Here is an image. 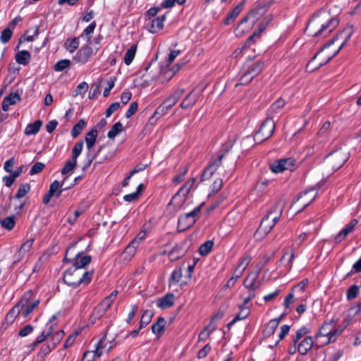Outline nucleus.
I'll list each match as a JSON object with an SVG mask.
<instances>
[{
  "mask_svg": "<svg viewBox=\"0 0 361 361\" xmlns=\"http://www.w3.org/2000/svg\"><path fill=\"white\" fill-rule=\"evenodd\" d=\"M338 24V19L331 16L329 11H319L309 20L305 33L308 36L323 38L336 29Z\"/></svg>",
  "mask_w": 361,
  "mask_h": 361,
  "instance_id": "obj_1",
  "label": "nucleus"
},
{
  "mask_svg": "<svg viewBox=\"0 0 361 361\" xmlns=\"http://www.w3.org/2000/svg\"><path fill=\"white\" fill-rule=\"evenodd\" d=\"M92 276L93 271H84L72 266L64 271L63 279L68 286L77 287L80 284H89L92 279Z\"/></svg>",
  "mask_w": 361,
  "mask_h": 361,
  "instance_id": "obj_2",
  "label": "nucleus"
},
{
  "mask_svg": "<svg viewBox=\"0 0 361 361\" xmlns=\"http://www.w3.org/2000/svg\"><path fill=\"white\" fill-rule=\"evenodd\" d=\"M267 8L268 6L266 4L262 5L261 4H259L257 8L250 11L245 17H243L235 30L236 37H243L247 32V29H241V27L244 24L247 23L250 20H252V25H253L258 20L259 18L266 12Z\"/></svg>",
  "mask_w": 361,
  "mask_h": 361,
  "instance_id": "obj_3",
  "label": "nucleus"
},
{
  "mask_svg": "<svg viewBox=\"0 0 361 361\" xmlns=\"http://www.w3.org/2000/svg\"><path fill=\"white\" fill-rule=\"evenodd\" d=\"M204 204V203L202 202L197 207H195L192 211L180 215L178 217V228L181 231H185L192 226L197 221V218Z\"/></svg>",
  "mask_w": 361,
  "mask_h": 361,
  "instance_id": "obj_4",
  "label": "nucleus"
},
{
  "mask_svg": "<svg viewBox=\"0 0 361 361\" xmlns=\"http://www.w3.org/2000/svg\"><path fill=\"white\" fill-rule=\"evenodd\" d=\"M275 130V123L271 118H267L261 124L259 130L255 134V141L261 143L269 139Z\"/></svg>",
  "mask_w": 361,
  "mask_h": 361,
  "instance_id": "obj_5",
  "label": "nucleus"
},
{
  "mask_svg": "<svg viewBox=\"0 0 361 361\" xmlns=\"http://www.w3.org/2000/svg\"><path fill=\"white\" fill-rule=\"evenodd\" d=\"M111 348V345L107 346L106 336L100 338L96 345V349L93 351H87L83 354L82 361H94L96 355L99 357L103 353V351L108 352Z\"/></svg>",
  "mask_w": 361,
  "mask_h": 361,
  "instance_id": "obj_6",
  "label": "nucleus"
},
{
  "mask_svg": "<svg viewBox=\"0 0 361 361\" xmlns=\"http://www.w3.org/2000/svg\"><path fill=\"white\" fill-rule=\"evenodd\" d=\"M348 155L342 151H336L326 157L327 161L333 170H338L347 161Z\"/></svg>",
  "mask_w": 361,
  "mask_h": 361,
  "instance_id": "obj_7",
  "label": "nucleus"
},
{
  "mask_svg": "<svg viewBox=\"0 0 361 361\" xmlns=\"http://www.w3.org/2000/svg\"><path fill=\"white\" fill-rule=\"evenodd\" d=\"M295 164V160L293 158L281 159L274 161L270 165V169L272 172L278 173L285 170L292 171Z\"/></svg>",
  "mask_w": 361,
  "mask_h": 361,
  "instance_id": "obj_8",
  "label": "nucleus"
},
{
  "mask_svg": "<svg viewBox=\"0 0 361 361\" xmlns=\"http://www.w3.org/2000/svg\"><path fill=\"white\" fill-rule=\"evenodd\" d=\"M92 54V48L89 45H85L78 51L73 61L80 64H85L89 61Z\"/></svg>",
  "mask_w": 361,
  "mask_h": 361,
  "instance_id": "obj_9",
  "label": "nucleus"
},
{
  "mask_svg": "<svg viewBox=\"0 0 361 361\" xmlns=\"http://www.w3.org/2000/svg\"><path fill=\"white\" fill-rule=\"evenodd\" d=\"M322 51V49L319 51L309 61V63L306 66V71L308 72H312L314 70H317L322 67V66L326 64L331 59H333L338 53V50L334 52V54L331 56H327L323 59H322L317 64H314V61L317 58V56Z\"/></svg>",
  "mask_w": 361,
  "mask_h": 361,
  "instance_id": "obj_10",
  "label": "nucleus"
},
{
  "mask_svg": "<svg viewBox=\"0 0 361 361\" xmlns=\"http://www.w3.org/2000/svg\"><path fill=\"white\" fill-rule=\"evenodd\" d=\"M109 309L108 307V304L106 302H100L92 311L90 319L89 322L91 324H94L97 322V320L100 319L106 312V311Z\"/></svg>",
  "mask_w": 361,
  "mask_h": 361,
  "instance_id": "obj_11",
  "label": "nucleus"
},
{
  "mask_svg": "<svg viewBox=\"0 0 361 361\" xmlns=\"http://www.w3.org/2000/svg\"><path fill=\"white\" fill-rule=\"evenodd\" d=\"M317 195V191L314 188L309 189L301 193L294 203L300 202L302 209H305L315 199Z\"/></svg>",
  "mask_w": 361,
  "mask_h": 361,
  "instance_id": "obj_12",
  "label": "nucleus"
},
{
  "mask_svg": "<svg viewBox=\"0 0 361 361\" xmlns=\"http://www.w3.org/2000/svg\"><path fill=\"white\" fill-rule=\"evenodd\" d=\"M264 67V62L258 60L255 62H249L245 65L243 70L247 72L252 78H255L262 72Z\"/></svg>",
  "mask_w": 361,
  "mask_h": 361,
  "instance_id": "obj_13",
  "label": "nucleus"
},
{
  "mask_svg": "<svg viewBox=\"0 0 361 361\" xmlns=\"http://www.w3.org/2000/svg\"><path fill=\"white\" fill-rule=\"evenodd\" d=\"M82 252H78L76 253L73 258V267H77L82 270L87 265H88L92 260L90 255H82Z\"/></svg>",
  "mask_w": 361,
  "mask_h": 361,
  "instance_id": "obj_14",
  "label": "nucleus"
},
{
  "mask_svg": "<svg viewBox=\"0 0 361 361\" xmlns=\"http://www.w3.org/2000/svg\"><path fill=\"white\" fill-rule=\"evenodd\" d=\"M335 325L336 322L334 319L329 322H325L316 334L317 339H319L321 338L326 339L328 337H330L331 330L335 327Z\"/></svg>",
  "mask_w": 361,
  "mask_h": 361,
  "instance_id": "obj_15",
  "label": "nucleus"
},
{
  "mask_svg": "<svg viewBox=\"0 0 361 361\" xmlns=\"http://www.w3.org/2000/svg\"><path fill=\"white\" fill-rule=\"evenodd\" d=\"M166 20V15H162L153 18L149 21L148 25V30L151 33H157L164 27V22Z\"/></svg>",
  "mask_w": 361,
  "mask_h": 361,
  "instance_id": "obj_16",
  "label": "nucleus"
},
{
  "mask_svg": "<svg viewBox=\"0 0 361 361\" xmlns=\"http://www.w3.org/2000/svg\"><path fill=\"white\" fill-rule=\"evenodd\" d=\"M353 35V29L352 27H348L346 29H344L342 32H341L339 34L336 35V37H334L331 40H329L324 46V47H329L331 44H333L337 39L339 38H344L343 42L341 44L340 47L338 48V51L343 48L344 44L348 42V40L350 38L351 35Z\"/></svg>",
  "mask_w": 361,
  "mask_h": 361,
  "instance_id": "obj_17",
  "label": "nucleus"
},
{
  "mask_svg": "<svg viewBox=\"0 0 361 361\" xmlns=\"http://www.w3.org/2000/svg\"><path fill=\"white\" fill-rule=\"evenodd\" d=\"M186 253L185 243L176 244L169 253L170 261L174 262L182 257Z\"/></svg>",
  "mask_w": 361,
  "mask_h": 361,
  "instance_id": "obj_18",
  "label": "nucleus"
},
{
  "mask_svg": "<svg viewBox=\"0 0 361 361\" xmlns=\"http://www.w3.org/2000/svg\"><path fill=\"white\" fill-rule=\"evenodd\" d=\"M259 274L255 272L250 273L244 281V286L246 288L250 289L252 292L257 289L260 286V282H257V280Z\"/></svg>",
  "mask_w": 361,
  "mask_h": 361,
  "instance_id": "obj_19",
  "label": "nucleus"
},
{
  "mask_svg": "<svg viewBox=\"0 0 361 361\" xmlns=\"http://www.w3.org/2000/svg\"><path fill=\"white\" fill-rule=\"evenodd\" d=\"M245 4V0L239 3L230 13H228L225 18L224 23L226 25H230L234 22L235 19L239 16L243 9Z\"/></svg>",
  "mask_w": 361,
  "mask_h": 361,
  "instance_id": "obj_20",
  "label": "nucleus"
},
{
  "mask_svg": "<svg viewBox=\"0 0 361 361\" xmlns=\"http://www.w3.org/2000/svg\"><path fill=\"white\" fill-rule=\"evenodd\" d=\"M175 296L173 293H167L165 296L157 299V305L161 309L171 307L174 304Z\"/></svg>",
  "mask_w": 361,
  "mask_h": 361,
  "instance_id": "obj_21",
  "label": "nucleus"
},
{
  "mask_svg": "<svg viewBox=\"0 0 361 361\" xmlns=\"http://www.w3.org/2000/svg\"><path fill=\"white\" fill-rule=\"evenodd\" d=\"M196 179L192 178L189 179L178 191V192L173 196V200H175L178 196L182 195L183 197V201L185 200V197L189 193L190 190L194 185Z\"/></svg>",
  "mask_w": 361,
  "mask_h": 361,
  "instance_id": "obj_22",
  "label": "nucleus"
},
{
  "mask_svg": "<svg viewBox=\"0 0 361 361\" xmlns=\"http://www.w3.org/2000/svg\"><path fill=\"white\" fill-rule=\"evenodd\" d=\"M314 344L312 336L305 337L299 344L298 350L300 355H305L312 348Z\"/></svg>",
  "mask_w": 361,
  "mask_h": 361,
  "instance_id": "obj_23",
  "label": "nucleus"
},
{
  "mask_svg": "<svg viewBox=\"0 0 361 361\" xmlns=\"http://www.w3.org/2000/svg\"><path fill=\"white\" fill-rule=\"evenodd\" d=\"M232 148V145L230 143H226L222 146V153L218 155V157L214 159H212L209 164L214 166L216 169H217L222 164V159L224 158L225 155L230 151Z\"/></svg>",
  "mask_w": 361,
  "mask_h": 361,
  "instance_id": "obj_24",
  "label": "nucleus"
},
{
  "mask_svg": "<svg viewBox=\"0 0 361 361\" xmlns=\"http://www.w3.org/2000/svg\"><path fill=\"white\" fill-rule=\"evenodd\" d=\"M98 136V130L96 128H93L91 130L85 135V142L86 147L88 150H91L94 145L95 144L97 137Z\"/></svg>",
  "mask_w": 361,
  "mask_h": 361,
  "instance_id": "obj_25",
  "label": "nucleus"
},
{
  "mask_svg": "<svg viewBox=\"0 0 361 361\" xmlns=\"http://www.w3.org/2000/svg\"><path fill=\"white\" fill-rule=\"evenodd\" d=\"M197 97L193 91L190 93L184 98L183 102L180 104V107L183 109H186L192 107L197 102Z\"/></svg>",
  "mask_w": 361,
  "mask_h": 361,
  "instance_id": "obj_26",
  "label": "nucleus"
},
{
  "mask_svg": "<svg viewBox=\"0 0 361 361\" xmlns=\"http://www.w3.org/2000/svg\"><path fill=\"white\" fill-rule=\"evenodd\" d=\"M274 227V224H271V220H269L267 217L264 216L261 221L257 231L261 232L264 235H267Z\"/></svg>",
  "mask_w": 361,
  "mask_h": 361,
  "instance_id": "obj_27",
  "label": "nucleus"
},
{
  "mask_svg": "<svg viewBox=\"0 0 361 361\" xmlns=\"http://www.w3.org/2000/svg\"><path fill=\"white\" fill-rule=\"evenodd\" d=\"M31 55L28 51H20L16 54V61L21 65H27L30 62Z\"/></svg>",
  "mask_w": 361,
  "mask_h": 361,
  "instance_id": "obj_28",
  "label": "nucleus"
},
{
  "mask_svg": "<svg viewBox=\"0 0 361 361\" xmlns=\"http://www.w3.org/2000/svg\"><path fill=\"white\" fill-rule=\"evenodd\" d=\"M166 320L162 317H159L157 322L152 325V331L156 335L161 334L165 327Z\"/></svg>",
  "mask_w": 361,
  "mask_h": 361,
  "instance_id": "obj_29",
  "label": "nucleus"
},
{
  "mask_svg": "<svg viewBox=\"0 0 361 361\" xmlns=\"http://www.w3.org/2000/svg\"><path fill=\"white\" fill-rule=\"evenodd\" d=\"M42 125V122L40 120H37L34 123L28 124L25 128V134L26 135L37 134L39 132Z\"/></svg>",
  "mask_w": 361,
  "mask_h": 361,
  "instance_id": "obj_30",
  "label": "nucleus"
},
{
  "mask_svg": "<svg viewBox=\"0 0 361 361\" xmlns=\"http://www.w3.org/2000/svg\"><path fill=\"white\" fill-rule=\"evenodd\" d=\"M23 310L18 305L11 308L7 313L5 320L7 323L13 324L16 318L19 315L20 312Z\"/></svg>",
  "mask_w": 361,
  "mask_h": 361,
  "instance_id": "obj_31",
  "label": "nucleus"
},
{
  "mask_svg": "<svg viewBox=\"0 0 361 361\" xmlns=\"http://www.w3.org/2000/svg\"><path fill=\"white\" fill-rule=\"evenodd\" d=\"M79 44L78 37L68 38L65 42L64 47L70 53H73L78 48Z\"/></svg>",
  "mask_w": 361,
  "mask_h": 361,
  "instance_id": "obj_32",
  "label": "nucleus"
},
{
  "mask_svg": "<svg viewBox=\"0 0 361 361\" xmlns=\"http://www.w3.org/2000/svg\"><path fill=\"white\" fill-rule=\"evenodd\" d=\"M152 317L153 313L150 310H145L141 317L139 323V329H142L147 326L151 322Z\"/></svg>",
  "mask_w": 361,
  "mask_h": 361,
  "instance_id": "obj_33",
  "label": "nucleus"
},
{
  "mask_svg": "<svg viewBox=\"0 0 361 361\" xmlns=\"http://www.w3.org/2000/svg\"><path fill=\"white\" fill-rule=\"evenodd\" d=\"M280 211L281 216L283 214V206L282 205L281 202H276L269 210L267 214H266L265 217H267L269 220L273 218V216H276V212Z\"/></svg>",
  "mask_w": 361,
  "mask_h": 361,
  "instance_id": "obj_34",
  "label": "nucleus"
},
{
  "mask_svg": "<svg viewBox=\"0 0 361 361\" xmlns=\"http://www.w3.org/2000/svg\"><path fill=\"white\" fill-rule=\"evenodd\" d=\"M217 169L214 168L211 164H209L204 171H202L201 176H200V180L201 182H203L204 180H209L211 178L212 175L216 172Z\"/></svg>",
  "mask_w": 361,
  "mask_h": 361,
  "instance_id": "obj_35",
  "label": "nucleus"
},
{
  "mask_svg": "<svg viewBox=\"0 0 361 361\" xmlns=\"http://www.w3.org/2000/svg\"><path fill=\"white\" fill-rule=\"evenodd\" d=\"M137 51V45L133 44L132 45L126 52L124 56V63L126 65H130L133 60L135 58V54Z\"/></svg>",
  "mask_w": 361,
  "mask_h": 361,
  "instance_id": "obj_36",
  "label": "nucleus"
},
{
  "mask_svg": "<svg viewBox=\"0 0 361 361\" xmlns=\"http://www.w3.org/2000/svg\"><path fill=\"white\" fill-rule=\"evenodd\" d=\"M86 126V122L84 119H80L79 121L73 127L71 130V135L73 137L76 138L81 133L82 130Z\"/></svg>",
  "mask_w": 361,
  "mask_h": 361,
  "instance_id": "obj_37",
  "label": "nucleus"
},
{
  "mask_svg": "<svg viewBox=\"0 0 361 361\" xmlns=\"http://www.w3.org/2000/svg\"><path fill=\"white\" fill-rule=\"evenodd\" d=\"M123 131V124L121 122L116 123L107 133L109 139L114 140L120 133Z\"/></svg>",
  "mask_w": 361,
  "mask_h": 361,
  "instance_id": "obj_38",
  "label": "nucleus"
},
{
  "mask_svg": "<svg viewBox=\"0 0 361 361\" xmlns=\"http://www.w3.org/2000/svg\"><path fill=\"white\" fill-rule=\"evenodd\" d=\"M183 276L181 268H177L173 271L171 273V277L169 279V285L172 284L176 285L178 284Z\"/></svg>",
  "mask_w": 361,
  "mask_h": 361,
  "instance_id": "obj_39",
  "label": "nucleus"
},
{
  "mask_svg": "<svg viewBox=\"0 0 361 361\" xmlns=\"http://www.w3.org/2000/svg\"><path fill=\"white\" fill-rule=\"evenodd\" d=\"M214 246L213 240H207L202 244L199 247V253L201 256L207 255L212 250Z\"/></svg>",
  "mask_w": 361,
  "mask_h": 361,
  "instance_id": "obj_40",
  "label": "nucleus"
},
{
  "mask_svg": "<svg viewBox=\"0 0 361 361\" xmlns=\"http://www.w3.org/2000/svg\"><path fill=\"white\" fill-rule=\"evenodd\" d=\"M279 326V321L271 319L269 322L265 329L264 330V334L266 336H270L273 335Z\"/></svg>",
  "mask_w": 361,
  "mask_h": 361,
  "instance_id": "obj_41",
  "label": "nucleus"
},
{
  "mask_svg": "<svg viewBox=\"0 0 361 361\" xmlns=\"http://www.w3.org/2000/svg\"><path fill=\"white\" fill-rule=\"evenodd\" d=\"M57 325L56 322V315H53L47 324H46V329L44 331L46 333L47 336H51L54 330L55 326Z\"/></svg>",
  "mask_w": 361,
  "mask_h": 361,
  "instance_id": "obj_42",
  "label": "nucleus"
},
{
  "mask_svg": "<svg viewBox=\"0 0 361 361\" xmlns=\"http://www.w3.org/2000/svg\"><path fill=\"white\" fill-rule=\"evenodd\" d=\"M39 304V300H37L33 301L31 303H27L25 306V310H22V316L23 317L25 318L27 317L30 314H31L35 308L38 307Z\"/></svg>",
  "mask_w": 361,
  "mask_h": 361,
  "instance_id": "obj_43",
  "label": "nucleus"
},
{
  "mask_svg": "<svg viewBox=\"0 0 361 361\" xmlns=\"http://www.w3.org/2000/svg\"><path fill=\"white\" fill-rule=\"evenodd\" d=\"M30 190V185L28 183H23L18 188L16 195L15 198L20 199L26 195L27 193Z\"/></svg>",
  "mask_w": 361,
  "mask_h": 361,
  "instance_id": "obj_44",
  "label": "nucleus"
},
{
  "mask_svg": "<svg viewBox=\"0 0 361 361\" xmlns=\"http://www.w3.org/2000/svg\"><path fill=\"white\" fill-rule=\"evenodd\" d=\"M343 331V329H337L334 327L331 330V333L330 335V337H328L326 339H325L322 343V345H326L330 343H334L336 341L337 336L340 335Z\"/></svg>",
  "mask_w": 361,
  "mask_h": 361,
  "instance_id": "obj_45",
  "label": "nucleus"
},
{
  "mask_svg": "<svg viewBox=\"0 0 361 361\" xmlns=\"http://www.w3.org/2000/svg\"><path fill=\"white\" fill-rule=\"evenodd\" d=\"M1 226L6 230H12L16 225V221L14 216H8L1 221Z\"/></svg>",
  "mask_w": 361,
  "mask_h": 361,
  "instance_id": "obj_46",
  "label": "nucleus"
},
{
  "mask_svg": "<svg viewBox=\"0 0 361 361\" xmlns=\"http://www.w3.org/2000/svg\"><path fill=\"white\" fill-rule=\"evenodd\" d=\"M76 164H77V161H75L73 159L68 160L66 162L63 169H61V173L63 175H66V174L69 173L75 168Z\"/></svg>",
  "mask_w": 361,
  "mask_h": 361,
  "instance_id": "obj_47",
  "label": "nucleus"
},
{
  "mask_svg": "<svg viewBox=\"0 0 361 361\" xmlns=\"http://www.w3.org/2000/svg\"><path fill=\"white\" fill-rule=\"evenodd\" d=\"M358 294L359 287L357 285H353L347 290L346 298L348 300H353L357 297Z\"/></svg>",
  "mask_w": 361,
  "mask_h": 361,
  "instance_id": "obj_48",
  "label": "nucleus"
},
{
  "mask_svg": "<svg viewBox=\"0 0 361 361\" xmlns=\"http://www.w3.org/2000/svg\"><path fill=\"white\" fill-rule=\"evenodd\" d=\"M33 293L31 290L26 291L17 305L22 309L28 303L29 300L32 298Z\"/></svg>",
  "mask_w": 361,
  "mask_h": 361,
  "instance_id": "obj_49",
  "label": "nucleus"
},
{
  "mask_svg": "<svg viewBox=\"0 0 361 361\" xmlns=\"http://www.w3.org/2000/svg\"><path fill=\"white\" fill-rule=\"evenodd\" d=\"M70 65L71 61L69 59H61L55 63L54 69L57 72L63 71L66 68H68Z\"/></svg>",
  "mask_w": 361,
  "mask_h": 361,
  "instance_id": "obj_50",
  "label": "nucleus"
},
{
  "mask_svg": "<svg viewBox=\"0 0 361 361\" xmlns=\"http://www.w3.org/2000/svg\"><path fill=\"white\" fill-rule=\"evenodd\" d=\"M39 33V27L37 26H35L32 29H29L25 33V40L27 42H32Z\"/></svg>",
  "mask_w": 361,
  "mask_h": 361,
  "instance_id": "obj_51",
  "label": "nucleus"
},
{
  "mask_svg": "<svg viewBox=\"0 0 361 361\" xmlns=\"http://www.w3.org/2000/svg\"><path fill=\"white\" fill-rule=\"evenodd\" d=\"M261 33L255 30L252 35H250L245 41L243 48L245 49L250 47L252 44H255L256 41L260 37Z\"/></svg>",
  "mask_w": 361,
  "mask_h": 361,
  "instance_id": "obj_52",
  "label": "nucleus"
},
{
  "mask_svg": "<svg viewBox=\"0 0 361 361\" xmlns=\"http://www.w3.org/2000/svg\"><path fill=\"white\" fill-rule=\"evenodd\" d=\"M20 95L18 92H11L8 96L4 97V99H5V102H8L9 105H13L20 101Z\"/></svg>",
  "mask_w": 361,
  "mask_h": 361,
  "instance_id": "obj_53",
  "label": "nucleus"
},
{
  "mask_svg": "<svg viewBox=\"0 0 361 361\" xmlns=\"http://www.w3.org/2000/svg\"><path fill=\"white\" fill-rule=\"evenodd\" d=\"M83 148V142L79 141L75 144L72 150V158L73 159L77 161L78 157L82 152Z\"/></svg>",
  "mask_w": 361,
  "mask_h": 361,
  "instance_id": "obj_54",
  "label": "nucleus"
},
{
  "mask_svg": "<svg viewBox=\"0 0 361 361\" xmlns=\"http://www.w3.org/2000/svg\"><path fill=\"white\" fill-rule=\"evenodd\" d=\"M216 327L214 326L209 325L207 326L204 330H202L199 334V340L204 341L207 339L210 335V334L214 331Z\"/></svg>",
  "mask_w": 361,
  "mask_h": 361,
  "instance_id": "obj_55",
  "label": "nucleus"
},
{
  "mask_svg": "<svg viewBox=\"0 0 361 361\" xmlns=\"http://www.w3.org/2000/svg\"><path fill=\"white\" fill-rule=\"evenodd\" d=\"M161 6H154L148 9L145 13V21H149L152 20L153 17H155L156 15L161 11Z\"/></svg>",
  "mask_w": 361,
  "mask_h": 361,
  "instance_id": "obj_56",
  "label": "nucleus"
},
{
  "mask_svg": "<svg viewBox=\"0 0 361 361\" xmlns=\"http://www.w3.org/2000/svg\"><path fill=\"white\" fill-rule=\"evenodd\" d=\"M97 26V23L95 21L92 22L84 30L83 33L81 35L82 37L83 35H85L86 39L87 42H90V40L92 38L91 35L94 32V30Z\"/></svg>",
  "mask_w": 361,
  "mask_h": 361,
  "instance_id": "obj_57",
  "label": "nucleus"
},
{
  "mask_svg": "<svg viewBox=\"0 0 361 361\" xmlns=\"http://www.w3.org/2000/svg\"><path fill=\"white\" fill-rule=\"evenodd\" d=\"M188 172V168L186 166H182L179 169L178 173L173 178V180L176 183H179L183 180L185 176Z\"/></svg>",
  "mask_w": 361,
  "mask_h": 361,
  "instance_id": "obj_58",
  "label": "nucleus"
},
{
  "mask_svg": "<svg viewBox=\"0 0 361 361\" xmlns=\"http://www.w3.org/2000/svg\"><path fill=\"white\" fill-rule=\"evenodd\" d=\"M270 257L267 255H264L262 258H261L256 264V271L255 273L258 274H260L261 271L264 268V267L269 262Z\"/></svg>",
  "mask_w": 361,
  "mask_h": 361,
  "instance_id": "obj_59",
  "label": "nucleus"
},
{
  "mask_svg": "<svg viewBox=\"0 0 361 361\" xmlns=\"http://www.w3.org/2000/svg\"><path fill=\"white\" fill-rule=\"evenodd\" d=\"M13 35V30L10 28H5L1 33L0 39L4 44L7 43L11 38Z\"/></svg>",
  "mask_w": 361,
  "mask_h": 361,
  "instance_id": "obj_60",
  "label": "nucleus"
},
{
  "mask_svg": "<svg viewBox=\"0 0 361 361\" xmlns=\"http://www.w3.org/2000/svg\"><path fill=\"white\" fill-rule=\"evenodd\" d=\"M285 104V102L283 99H278L272 105L270 106L269 111L271 113H277L280 109H281Z\"/></svg>",
  "mask_w": 361,
  "mask_h": 361,
  "instance_id": "obj_61",
  "label": "nucleus"
},
{
  "mask_svg": "<svg viewBox=\"0 0 361 361\" xmlns=\"http://www.w3.org/2000/svg\"><path fill=\"white\" fill-rule=\"evenodd\" d=\"M254 78H252L250 75L247 74L243 70V73L242 76L240 78L238 82L236 84L238 85H246L249 84Z\"/></svg>",
  "mask_w": 361,
  "mask_h": 361,
  "instance_id": "obj_62",
  "label": "nucleus"
},
{
  "mask_svg": "<svg viewBox=\"0 0 361 361\" xmlns=\"http://www.w3.org/2000/svg\"><path fill=\"white\" fill-rule=\"evenodd\" d=\"M60 189V183L58 180L53 181L49 185V188L47 191L51 195H56L59 192Z\"/></svg>",
  "mask_w": 361,
  "mask_h": 361,
  "instance_id": "obj_63",
  "label": "nucleus"
},
{
  "mask_svg": "<svg viewBox=\"0 0 361 361\" xmlns=\"http://www.w3.org/2000/svg\"><path fill=\"white\" fill-rule=\"evenodd\" d=\"M251 260H252L251 256H250V255L245 256L240 260V262L237 266V268L243 269V271H244L245 270V269L247 268V267L248 266V264L250 263Z\"/></svg>",
  "mask_w": 361,
  "mask_h": 361,
  "instance_id": "obj_64",
  "label": "nucleus"
}]
</instances>
